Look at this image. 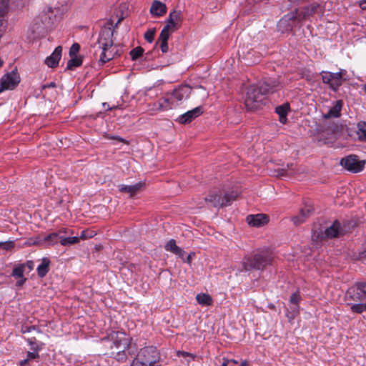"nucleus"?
I'll return each instance as SVG.
<instances>
[{
	"instance_id": "1",
	"label": "nucleus",
	"mask_w": 366,
	"mask_h": 366,
	"mask_svg": "<svg viewBox=\"0 0 366 366\" xmlns=\"http://www.w3.org/2000/svg\"><path fill=\"white\" fill-rule=\"evenodd\" d=\"M280 86V83L276 81L259 82L257 85L250 86L247 89L244 99L247 112H255L261 109L267 102V95L274 93Z\"/></svg>"
},
{
	"instance_id": "2",
	"label": "nucleus",
	"mask_w": 366,
	"mask_h": 366,
	"mask_svg": "<svg viewBox=\"0 0 366 366\" xmlns=\"http://www.w3.org/2000/svg\"><path fill=\"white\" fill-rule=\"evenodd\" d=\"M112 26V24H109L102 27L97 41L94 45V47L97 46L101 50L99 62L102 65L111 61L116 56L120 55L117 45L114 44V30Z\"/></svg>"
},
{
	"instance_id": "3",
	"label": "nucleus",
	"mask_w": 366,
	"mask_h": 366,
	"mask_svg": "<svg viewBox=\"0 0 366 366\" xmlns=\"http://www.w3.org/2000/svg\"><path fill=\"white\" fill-rule=\"evenodd\" d=\"M344 300L352 312L362 314L366 311V282H356L345 294Z\"/></svg>"
},
{
	"instance_id": "4",
	"label": "nucleus",
	"mask_w": 366,
	"mask_h": 366,
	"mask_svg": "<svg viewBox=\"0 0 366 366\" xmlns=\"http://www.w3.org/2000/svg\"><path fill=\"white\" fill-rule=\"evenodd\" d=\"M56 19V14L51 7L45 8L36 16L27 31V37L31 41L44 36L46 30L52 26Z\"/></svg>"
},
{
	"instance_id": "5",
	"label": "nucleus",
	"mask_w": 366,
	"mask_h": 366,
	"mask_svg": "<svg viewBox=\"0 0 366 366\" xmlns=\"http://www.w3.org/2000/svg\"><path fill=\"white\" fill-rule=\"evenodd\" d=\"M274 256L272 252L267 249H259L253 252L242 259L243 271L252 269L262 270L272 262Z\"/></svg>"
},
{
	"instance_id": "6",
	"label": "nucleus",
	"mask_w": 366,
	"mask_h": 366,
	"mask_svg": "<svg viewBox=\"0 0 366 366\" xmlns=\"http://www.w3.org/2000/svg\"><path fill=\"white\" fill-rule=\"evenodd\" d=\"M135 355L130 366H157L161 360L160 352L152 345L145 346L137 350Z\"/></svg>"
},
{
	"instance_id": "7",
	"label": "nucleus",
	"mask_w": 366,
	"mask_h": 366,
	"mask_svg": "<svg viewBox=\"0 0 366 366\" xmlns=\"http://www.w3.org/2000/svg\"><path fill=\"white\" fill-rule=\"evenodd\" d=\"M192 88L188 85H181L176 88L172 93L167 94L159 104L164 111L172 109L177 107L183 99L189 97Z\"/></svg>"
},
{
	"instance_id": "8",
	"label": "nucleus",
	"mask_w": 366,
	"mask_h": 366,
	"mask_svg": "<svg viewBox=\"0 0 366 366\" xmlns=\"http://www.w3.org/2000/svg\"><path fill=\"white\" fill-rule=\"evenodd\" d=\"M137 350V344L110 348L109 356L119 362H125L129 357L134 355Z\"/></svg>"
},
{
	"instance_id": "9",
	"label": "nucleus",
	"mask_w": 366,
	"mask_h": 366,
	"mask_svg": "<svg viewBox=\"0 0 366 366\" xmlns=\"http://www.w3.org/2000/svg\"><path fill=\"white\" fill-rule=\"evenodd\" d=\"M346 74V70L340 69L338 72L332 73L322 71L321 72L323 83L330 85L333 91H337L342 84V77Z\"/></svg>"
},
{
	"instance_id": "10",
	"label": "nucleus",
	"mask_w": 366,
	"mask_h": 366,
	"mask_svg": "<svg viewBox=\"0 0 366 366\" xmlns=\"http://www.w3.org/2000/svg\"><path fill=\"white\" fill-rule=\"evenodd\" d=\"M327 129L330 132L335 138H352L354 136V134L352 133V129L340 123L339 120L337 122L330 121Z\"/></svg>"
},
{
	"instance_id": "11",
	"label": "nucleus",
	"mask_w": 366,
	"mask_h": 366,
	"mask_svg": "<svg viewBox=\"0 0 366 366\" xmlns=\"http://www.w3.org/2000/svg\"><path fill=\"white\" fill-rule=\"evenodd\" d=\"M365 164V161H360L358 157L355 154L349 155L340 160L341 166L352 173H357L363 170Z\"/></svg>"
},
{
	"instance_id": "12",
	"label": "nucleus",
	"mask_w": 366,
	"mask_h": 366,
	"mask_svg": "<svg viewBox=\"0 0 366 366\" xmlns=\"http://www.w3.org/2000/svg\"><path fill=\"white\" fill-rule=\"evenodd\" d=\"M20 82V76L16 71L13 70L4 74L0 80V93L5 90H12Z\"/></svg>"
},
{
	"instance_id": "13",
	"label": "nucleus",
	"mask_w": 366,
	"mask_h": 366,
	"mask_svg": "<svg viewBox=\"0 0 366 366\" xmlns=\"http://www.w3.org/2000/svg\"><path fill=\"white\" fill-rule=\"evenodd\" d=\"M109 348L134 344L132 338L124 332L117 331L110 335Z\"/></svg>"
},
{
	"instance_id": "14",
	"label": "nucleus",
	"mask_w": 366,
	"mask_h": 366,
	"mask_svg": "<svg viewBox=\"0 0 366 366\" xmlns=\"http://www.w3.org/2000/svg\"><path fill=\"white\" fill-rule=\"evenodd\" d=\"M184 20L183 13L181 10L174 9L167 18L166 26L172 29V32L178 30Z\"/></svg>"
},
{
	"instance_id": "15",
	"label": "nucleus",
	"mask_w": 366,
	"mask_h": 366,
	"mask_svg": "<svg viewBox=\"0 0 366 366\" xmlns=\"http://www.w3.org/2000/svg\"><path fill=\"white\" fill-rule=\"evenodd\" d=\"M246 222L250 227L259 228L267 224L269 222V217L267 214L263 213L249 214L246 217Z\"/></svg>"
},
{
	"instance_id": "16",
	"label": "nucleus",
	"mask_w": 366,
	"mask_h": 366,
	"mask_svg": "<svg viewBox=\"0 0 366 366\" xmlns=\"http://www.w3.org/2000/svg\"><path fill=\"white\" fill-rule=\"evenodd\" d=\"M297 9L285 15L278 22L277 26L282 32L291 31L293 23L297 18Z\"/></svg>"
},
{
	"instance_id": "17",
	"label": "nucleus",
	"mask_w": 366,
	"mask_h": 366,
	"mask_svg": "<svg viewBox=\"0 0 366 366\" xmlns=\"http://www.w3.org/2000/svg\"><path fill=\"white\" fill-rule=\"evenodd\" d=\"M345 230L341 227L339 221L335 220L332 224L327 227L324 232V235L327 238H335L343 235Z\"/></svg>"
},
{
	"instance_id": "18",
	"label": "nucleus",
	"mask_w": 366,
	"mask_h": 366,
	"mask_svg": "<svg viewBox=\"0 0 366 366\" xmlns=\"http://www.w3.org/2000/svg\"><path fill=\"white\" fill-rule=\"evenodd\" d=\"M167 11V6L164 3L154 0L152 1L149 12L154 17H160L164 16Z\"/></svg>"
},
{
	"instance_id": "19",
	"label": "nucleus",
	"mask_w": 366,
	"mask_h": 366,
	"mask_svg": "<svg viewBox=\"0 0 366 366\" xmlns=\"http://www.w3.org/2000/svg\"><path fill=\"white\" fill-rule=\"evenodd\" d=\"M62 47L58 46L55 48L52 54L47 56L44 61L45 64L50 68H54L59 64L61 57Z\"/></svg>"
},
{
	"instance_id": "20",
	"label": "nucleus",
	"mask_w": 366,
	"mask_h": 366,
	"mask_svg": "<svg viewBox=\"0 0 366 366\" xmlns=\"http://www.w3.org/2000/svg\"><path fill=\"white\" fill-rule=\"evenodd\" d=\"M354 136L352 139H357L360 142L366 143V122L360 121L357 124L356 129H352Z\"/></svg>"
},
{
	"instance_id": "21",
	"label": "nucleus",
	"mask_w": 366,
	"mask_h": 366,
	"mask_svg": "<svg viewBox=\"0 0 366 366\" xmlns=\"http://www.w3.org/2000/svg\"><path fill=\"white\" fill-rule=\"evenodd\" d=\"M144 185L143 182H138L133 185L121 184L119 186V189L121 192L128 193L129 196L134 197Z\"/></svg>"
},
{
	"instance_id": "22",
	"label": "nucleus",
	"mask_w": 366,
	"mask_h": 366,
	"mask_svg": "<svg viewBox=\"0 0 366 366\" xmlns=\"http://www.w3.org/2000/svg\"><path fill=\"white\" fill-rule=\"evenodd\" d=\"M300 300H301V296H300V292L298 290L296 291L295 292H294L293 294H292V295L290 296V302L292 304L295 305V307L293 308V312H292V314H291V315L289 313L286 314L287 317H288V319L290 320H293L295 318V315L298 313L299 303H300Z\"/></svg>"
},
{
	"instance_id": "23",
	"label": "nucleus",
	"mask_w": 366,
	"mask_h": 366,
	"mask_svg": "<svg viewBox=\"0 0 366 366\" xmlns=\"http://www.w3.org/2000/svg\"><path fill=\"white\" fill-rule=\"evenodd\" d=\"M313 209L310 206H305L300 209V214L294 217L292 220L295 224H299L303 222L307 217H308L312 212Z\"/></svg>"
},
{
	"instance_id": "24",
	"label": "nucleus",
	"mask_w": 366,
	"mask_h": 366,
	"mask_svg": "<svg viewBox=\"0 0 366 366\" xmlns=\"http://www.w3.org/2000/svg\"><path fill=\"white\" fill-rule=\"evenodd\" d=\"M165 249L182 258L184 254L183 249L177 245L176 241L174 239H171L167 242L165 245Z\"/></svg>"
},
{
	"instance_id": "25",
	"label": "nucleus",
	"mask_w": 366,
	"mask_h": 366,
	"mask_svg": "<svg viewBox=\"0 0 366 366\" xmlns=\"http://www.w3.org/2000/svg\"><path fill=\"white\" fill-rule=\"evenodd\" d=\"M51 261L47 257H44L41 259V263L37 267V274L41 278L44 277L49 271V265Z\"/></svg>"
},
{
	"instance_id": "26",
	"label": "nucleus",
	"mask_w": 366,
	"mask_h": 366,
	"mask_svg": "<svg viewBox=\"0 0 366 366\" xmlns=\"http://www.w3.org/2000/svg\"><path fill=\"white\" fill-rule=\"evenodd\" d=\"M86 232L82 231L80 237H64L62 236L59 237L60 243L63 246L71 245L76 244L79 242V239H86V237L85 235Z\"/></svg>"
},
{
	"instance_id": "27",
	"label": "nucleus",
	"mask_w": 366,
	"mask_h": 366,
	"mask_svg": "<svg viewBox=\"0 0 366 366\" xmlns=\"http://www.w3.org/2000/svg\"><path fill=\"white\" fill-rule=\"evenodd\" d=\"M237 198V193L234 192H231L224 194L223 196L221 195V204L220 207H224L229 206L233 201H234Z\"/></svg>"
},
{
	"instance_id": "28",
	"label": "nucleus",
	"mask_w": 366,
	"mask_h": 366,
	"mask_svg": "<svg viewBox=\"0 0 366 366\" xmlns=\"http://www.w3.org/2000/svg\"><path fill=\"white\" fill-rule=\"evenodd\" d=\"M59 237H61V235H59V233L52 232L43 237V241L45 242V247H50L56 244L59 239Z\"/></svg>"
},
{
	"instance_id": "29",
	"label": "nucleus",
	"mask_w": 366,
	"mask_h": 366,
	"mask_svg": "<svg viewBox=\"0 0 366 366\" xmlns=\"http://www.w3.org/2000/svg\"><path fill=\"white\" fill-rule=\"evenodd\" d=\"M220 199L221 194L217 193H210L207 197H205V201L209 202L214 207H220Z\"/></svg>"
},
{
	"instance_id": "30",
	"label": "nucleus",
	"mask_w": 366,
	"mask_h": 366,
	"mask_svg": "<svg viewBox=\"0 0 366 366\" xmlns=\"http://www.w3.org/2000/svg\"><path fill=\"white\" fill-rule=\"evenodd\" d=\"M196 299L197 302L201 305L209 306L212 304V299L208 294H198Z\"/></svg>"
},
{
	"instance_id": "31",
	"label": "nucleus",
	"mask_w": 366,
	"mask_h": 366,
	"mask_svg": "<svg viewBox=\"0 0 366 366\" xmlns=\"http://www.w3.org/2000/svg\"><path fill=\"white\" fill-rule=\"evenodd\" d=\"M294 164H291L290 165L287 164L286 167H284L281 169H278L277 171V176L278 177H287L291 176L294 174Z\"/></svg>"
},
{
	"instance_id": "32",
	"label": "nucleus",
	"mask_w": 366,
	"mask_h": 366,
	"mask_svg": "<svg viewBox=\"0 0 366 366\" xmlns=\"http://www.w3.org/2000/svg\"><path fill=\"white\" fill-rule=\"evenodd\" d=\"M82 64V58L78 56H73L68 61L66 69L72 70L74 68L81 66Z\"/></svg>"
},
{
	"instance_id": "33",
	"label": "nucleus",
	"mask_w": 366,
	"mask_h": 366,
	"mask_svg": "<svg viewBox=\"0 0 366 366\" xmlns=\"http://www.w3.org/2000/svg\"><path fill=\"white\" fill-rule=\"evenodd\" d=\"M318 8L319 4L317 3H312L308 5L304 9L303 17L306 18L307 16H311L313 14L316 13Z\"/></svg>"
},
{
	"instance_id": "34",
	"label": "nucleus",
	"mask_w": 366,
	"mask_h": 366,
	"mask_svg": "<svg viewBox=\"0 0 366 366\" xmlns=\"http://www.w3.org/2000/svg\"><path fill=\"white\" fill-rule=\"evenodd\" d=\"M172 29L167 27L166 25L162 29L160 35L159 36L158 41L159 42H165L167 41L170 34H172Z\"/></svg>"
},
{
	"instance_id": "35",
	"label": "nucleus",
	"mask_w": 366,
	"mask_h": 366,
	"mask_svg": "<svg viewBox=\"0 0 366 366\" xmlns=\"http://www.w3.org/2000/svg\"><path fill=\"white\" fill-rule=\"evenodd\" d=\"M24 268H25L24 264H18L17 266L14 267V268L13 269L12 272H11V276L15 278L24 277Z\"/></svg>"
},
{
	"instance_id": "36",
	"label": "nucleus",
	"mask_w": 366,
	"mask_h": 366,
	"mask_svg": "<svg viewBox=\"0 0 366 366\" xmlns=\"http://www.w3.org/2000/svg\"><path fill=\"white\" fill-rule=\"evenodd\" d=\"M9 0H0V18H4L9 12Z\"/></svg>"
},
{
	"instance_id": "37",
	"label": "nucleus",
	"mask_w": 366,
	"mask_h": 366,
	"mask_svg": "<svg viewBox=\"0 0 366 366\" xmlns=\"http://www.w3.org/2000/svg\"><path fill=\"white\" fill-rule=\"evenodd\" d=\"M290 112V104L285 102L282 105L275 107V112L277 114H287Z\"/></svg>"
},
{
	"instance_id": "38",
	"label": "nucleus",
	"mask_w": 366,
	"mask_h": 366,
	"mask_svg": "<svg viewBox=\"0 0 366 366\" xmlns=\"http://www.w3.org/2000/svg\"><path fill=\"white\" fill-rule=\"evenodd\" d=\"M342 107V101H336L332 108H330L327 114H340V112Z\"/></svg>"
},
{
	"instance_id": "39",
	"label": "nucleus",
	"mask_w": 366,
	"mask_h": 366,
	"mask_svg": "<svg viewBox=\"0 0 366 366\" xmlns=\"http://www.w3.org/2000/svg\"><path fill=\"white\" fill-rule=\"evenodd\" d=\"M144 53V49L141 46H137L130 51L129 54L132 60L135 61L139 59Z\"/></svg>"
},
{
	"instance_id": "40",
	"label": "nucleus",
	"mask_w": 366,
	"mask_h": 366,
	"mask_svg": "<svg viewBox=\"0 0 366 366\" xmlns=\"http://www.w3.org/2000/svg\"><path fill=\"white\" fill-rule=\"evenodd\" d=\"M197 117V116H179L174 121L181 124H187L192 122Z\"/></svg>"
},
{
	"instance_id": "41",
	"label": "nucleus",
	"mask_w": 366,
	"mask_h": 366,
	"mask_svg": "<svg viewBox=\"0 0 366 366\" xmlns=\"http://www.w3.org/2000/svg\"><path fill=\"white\" fill-rule=\"evenodd\" d=\"M102 106L106 112H116L118 109H122L119 105L111 102H104L102 104Z\"/></svg>"
},
{
	"instance_id": "42",
	"label": "nucleus",
	"mask_w": 366,
	"mask_h": 366,
	"mask_svg": "<svg viewBox=\"0 0 366 366\" xmlns=\"http://www.w3.org/2000/svg\"><path fill=\"white\" fill-rule=\"evenodd\" d=\"M28 344L31 346V350L35 352H39L42 347L36 343V339L35 337H31L27 340Z\"/></svg>"
},
{
	"instance_id": "43",
	"label": "nucleus",
	"mask_w": 366,
	"mask_h": 366,
	"mask_svg": "<svg viewBox=\"0 0 366 366\" xmlns=\"http://www.w3.org/2000/svg\"><path fill=\"white\" fill-rule=\"evenodd\" d=\"M104 137L107 139L117 140V141L124 143L127 145H128L129 144V141H127V139H125L119 136H117V135H112V134H109L107 133H104Z\"/></svg>"
},
{
	"instance_id": "44",
	"label": "nucleus",
	"mask_w": 366,
	"mask_h": 366,
	"mask_svg": "<svg viewBox=\"0 0 366 366\" xmlns=\"http://www.w3.org/2000/svg\"><path fill=\"white\" fill-rule=\"evenodd\" d=\"M204 112V108L202 106H198L195 108H193L192 109H189L185 112H184L182 114H202Z\"/></svg>"
},
{
	"instance_id": "45",
	"label": "nucleus",
	"mask_w": 366,
	"mask_h": 366,
	"mask_svg": "<svg viewBox=\"0 0 366 366\" xmlns=\"http://www.w3.org/2000/svg\"><path fill=\"white\" fill-rule=\"evenodd\" d=\"M14 247V242L13 241H6V242H0V248L9 251L11 250Z\"/></svg>"
},
{
	"instance_id": "46",
	"label": "nucleus",
	"mask_w": 366,
	"mask_h": 366,
	"mask_svg": "<svg viewBox=\"0 0 366 366\" xmlns=\"http://www.w3.org/2000/svg\"><path fill=\"white\" fill-rule=\"evenodd\" d=\"M30 0H12L11 6L14 9H19L24 6Z\"/></svg>"
},
{
	"instance_id": "47",
	"label": "nucleus",
	"mask_w": 366,
	"mask_h": 366,
	"mask_svg": "<svg viewBox=\"0 0 366 366\" xmlns=\"http://www.w3.org/2000/svg\"><path fill=\"white\" fill-rule=\"evenodd\" d=\"M154 34H155V29H149L144 34V39L149 43H152L154 41Z\"/></svg>"
},
{
	"instance_id": "48",
	"label": "nucleus",
	"mask_w": 366,
	"mask_h": 366,
	"mask_svg": "<svg viewBox=\"0 0 366 366\" xmlns=\"http://www.w3.org/2000/svg\"><path fill=\"white\" fill-rule=\"evenodd\" d=\"M80 45L78 43H74L69 49V56L72 57L73 56H76V54L79 51Z\"/></svg>"
},
{
	"instance_id": "49",
	"label": "nucleus",
	"mask_w": 366,
	"mask_h": 366,
	"mask_svg": "<svg viewBox=\"0 0 366 366\" xmlns=\"http://www.w3.org/2000/svg\"><path fill=\"white\" fill-rule=\"evenodd\" d=\"M39 352L33 351V352H27L26 358L28 359L29 361L31 360H33V359L39 358Z\"/></svg>"
},
{
	"instance_id": "50",
	"label": "nucleus",
	"mask_w": 366,
	"mask_h": 366,
	"mask_svg": "<svg viewBox=\"0 0 366 366\" xmlns=\"http://www.w3.org/2000/svg\"><path fill=\"white\" fill-rule=\"evenodd\" d=\"M160 49L162 53H167L169 51L167 41L160 42Z\"/></svg>"
},
{
	"instance_id": "51",
	"label": "nucleus",
	"mask_w": 366,
	"mask_h": 366,
	"mask_svg": "<svg viewBox=\"0 0 366 366\" xmlns=\"http://www.w3.org/2000/svg\"><path fill=\"white\" fill-rule=\"evenodd\" d=\"M178 355H181L184 357H191L193 360L195 358V355L192 354V353H189V352H184V351H179L178 352Z\"/></svg>"
},
{
	"instance_id": "52",
	"label": "nucleus",
	"mask_w": 366,
	"mask_h": 366,
	"mask_svg": "<svg viewBox=\"0 0 366 366\" xmlns=\"http://www.w3.org/2000/svg\"><path fill=\"white\" fill-rule=\"evenodd\" d=\"M19 280L16 282V286L17 287H21L26 281V278L24 277H19Z\"/></svg>"
},
{
	"instance_id": "53",
	"label": "nucleus",
	"mask_w": 366,
	"mask_h": 366,
	"mask_svg": "<svg viewBox=\"0 0 366 366\" xmlns=\"http://www.w3.org/2000/svg\"><path fill=\"white\" fill-rule=\"evenodd\" d=\"M34 245H44L45 246V242L43 241V238L38 237L36 238V240L33 242Z\"/></svg>"
},
{
	"instance_id": "54",
	"label": "nucleus",
	"mask_w": 366,
	"mask_h": 366,
	"mask_svg": "<svg viewBox=\"0 0 366 366\" xmlns=\"http://www.w3.org/2000/svg\"><path fill=\"white\" fill-rule=\"evenodd\" d=\"M34 329H35L34 326L25 327L22 328V332L23 333L30 332L31 331H32Z\"/></svg>"
},
{
	"instance_id": "55",
	"label": "nucleus",
	"mask_w": 366,
	"mask_h": 366,
	"mask_svg": "<svg viewBox=\"0 0 366 366\" xmlns=\"http://www.w3.org/2000/svg\"><path fill=\"white\" fill-rule=\"evenodd\" d=\"M287 116H279V121L281 124H285L287 122Z\"/></svg>"
},
{
	"instance_id": "56",
	"label": "nucleus",
	"mask_w": 366,
	"mask_h": 366,
	"mask_svg": "<svg viewBox=\"0 0 366 366\" xmlns=\"http://www.w3.org/2000/svg\"><path fill=\"white\" fill-rule=\"evenodd\" d=\"M54 87H56V84L54 81L50 82L49 84H45V85L43 86V89H45V88H54Z\"/></svg>"
},
{
	"instance_id": "57",
	"label": "nucleus",
	"mask_w": 366,
	"mask_h": 366,
	"mask_svg": "<svg viewBox=\"0 0 366 366\" xmlns=\"http://www.w3.org/2000/svg\"><path fill=\"white\" fill-rule=\"evenodd\" d=\"M359 257L361 259H366V249L363 250L362 252H360Z\"/></svg>"
},
{
	"instance_id": "58",
	"label": "nucleus",
	"mask_w": 366,
	"mask_h": 366,
	"mask_svg": "<svg viewBox=\"0 0 366 366\" xmlns=\"http://www.w3.org/2000/svg\"><path fill=\"white\" fill-rule=\"evenodd\" d=\"M360 6L361 7L362 9L366 10V0L361 1L360 3Z\"/></svg>"
},
{
	"instance_id": "59",
	"label": "nucleus",
	"mask_w": 366,
	"mask_h": 366,
	"mask_svg": "<svg viewBox=\"0 0 366 366\" xmlns=\"http://www.w3.org/2000/svg\"><path fill=\"white\" fill-rule=\"evenodd\" d=\"M28 362H29L28 359L26 358L24 360H21L19 362V365H20V366H26Z\"/></svg>"
},
{
	"instance_id": "60",
	"label": "nucleus",
	"mask_w": 366,
	"mask_h": 366,
	"mask_svg": "<svg viewBox=\"0 0 366 366\" xmlns=\"http://www.w3.org/2000/svg\"><path fill=\"white\" fill-rule=\"evenodd\" d=\"M340 116H333V117H340ZM322 117L324 118V119L325 120H329L330 117H332V116H327V115H325V116H322Z\"/></svg>"
},
{
	"instance_id": "61",
	"label": "nucleus",
	"mask_w": 366,
	"mask_h": 366,
	"mask_svg": "<svg viewBox=\"0 0 366 366\" xmlns=\"http://www.w3.org/2000/svg\"><path fill=\"white\" fill-rule=\"evenodd\" d=\"M229 360H227V359H224V362H222V365L221 366H227L228 363H229Z\"/></svg>"
},
{
	"instance_id": "62",
	"label": "nucleus",
	"mask_w": 366,
	"mask_h": 366,
	"mask_svg": "<svg viewBox=\"0 0 366 366\" xmlns=\"http://www.w3.org/2000/svg\"><path fill=\"white\" fill-rule=\"evenodd\" d=\"M26 264H27V266H28L30 269H31V268H32V266H33V262H32L31 261H28V262H26Z\"/></svg>"
},
{
	"instance_id": "63",
	"label": "nucleus",
	"mask_w": 366,
	"mask_h": 366,
	"mask_svg": "<svg viewBox=\"0 0 366 366\" xmlns=\"http://www.w3.org/2000/svg\"><path fill=\"white\" fill-rule=\"evenodd\" d=\"M66 229L62 228V229H59L57 233H59V235H60L61 233H66Z\"/></svg>"
},
{
	"instance_id": "64",
	"label": "nucleus",
	"mask_w": 366,
	"mask_h": 366,
	"mask_svg": "<svg viewBox=\"0 0 366 366\" xmlns=\"http://www.w3.org/2000/svg\"><path fill=\"white\" fill-rule=\"evenodd\" d=\"M240 366H247V362L246 361L242 362Z\"/></svg>"
}]
</instances>
